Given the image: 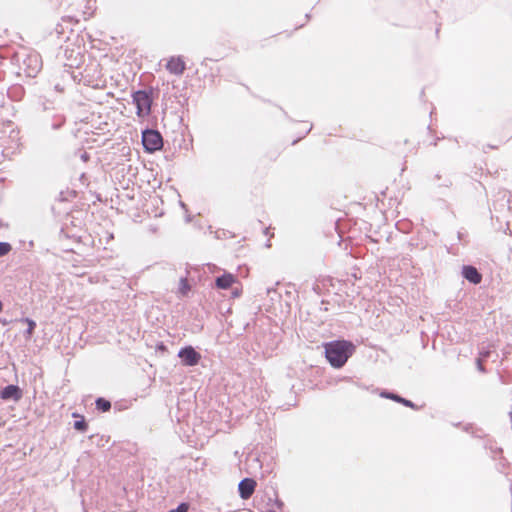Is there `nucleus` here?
Wrapping results in <instances>:
<instances>
[{
    "label": "nucleus",
    "mask_w": 512,
    "mask_h": 512,
    "mask_svg": "<svg viewBox=\"0 0 512 512\" xmlns=\"http://www.w3.org/2000/svg\"><path fill=\"white\" fill-rule=\"evenodd\" d=\"M12 250V246L8 242H0V258L7 255Z\"/></svg>",
    "instance_id": "dca6fc26"
},
{
    "label": "nucleus",
    "mask_w": 512,
    "mask_h": 512,
    "mask_svg": "<svg viewBox=\"0 0 512 512\" xmlns=\"http://www.w3.org/2000/svg\"><path fill=\"white\" fill-rule=\"evenodd\" d=\"M236 282V278L231 273H224L215 279V285L218 289H228L233 283Z\"/></svg>",
    "instance_id": "9b49d317"
},
{
    "label": "nucleus",
    "mask_w": 512,
    "mask_h": 512,
    "mask_svg": "<svg viewBox=\"0 0 512 512\" xmlns=\"http://www.w3.org/2000/svg\"><path fill=\"white\" fill-rule=\"evenodd\" d=\"M325 357L336 369L343 367L355 352V345L348 340H334L324 345Z\"/></svg>",
    "instance_id": "f257e3e1"
},
{
    "label": "nucleus",
    "mask_w": 512,
    "mask_h": 512,
    "mask_svg": "<svg viewBox=\"0 0 512 512\" xmlns=\"http://www.w3.org/2000/svg\"><path fill=\"white\" fill-rule=\"evenodd\" d=\"M178 357L185 366H195L199 363L201 355L192 346H185L178 352Z\"/></svg>",
    "instance_id": "39448f33"
},
{
    "label": "nucleus",
    "mask_w": 512,
    "mask_h": 512,
    "mask_svg": "<svg viewBox=\"0 0 512 512\" xmlns=\"http://www.w3.org/2000/svg\"><path fill=\"white\" fill-rule=\"evenodd\" d=\"M64 73L66 74V76H67V77H69V78H71V79H73V80H75V79H76V76L74 75V73H73V72H70V71H68V70H64Z\"/></svg>",
    "instance_id": "6ab92c4d"
},
{
    "label": "nucleus",
    "mask_w": 512,
    "mask_h": 512,
    "mask_svg": "<svg viewBox=\"0 0 512 512\" xmlns=\"http://www.w3.org/2000/svg\"><path fill=\"white\" fill-rule=\"evenodd\" d=\"M256 487V481L252 478H244L242 479L238 484V492L242 499L247 500L249 499Z\"/></svg>",
    "instance_id": "0eeeda50"
},
{
    "label": "nucleus",
    "mask_w": 512,
    "mask_h": 512,
    "mask_svg": "<svg viewBox=\"0 0 512 512\" xmlns=\"http://www.w3.org/2000/svg\"><path fill=\"white\" fill-rule=\"evenodd\" d=\"M234 297H238L240 295V291L238 289L233 290L232 292Z\"/></svg>",
    "instance_id": "aec40b11"
},
{
    "label": "nucleus",
    "mask_w": 512,
    "mask_h": 512,
    "mask_svg": "<svg viewBox=\"0 0 512 512\" xmlns=\"http://www.w3.org/2000/svg\"><path fill=\"white\" fill-rule=\"evenodd\" d=\"M95 405L96 409L101 412H108L111 409V402L103 397H98Z\"/></svg>",
    "instance_id": "f8f14e48"
},
{
    "label": "nucleus",
    "mask_w": 512,
    "mask_h": 512,
    "mask_svg": "<svg viewBox=\"0 0 512 512\" xmlns=\"http://www.w3.org/2000/svg\"><path fill=\"white\" fill-rule=\"evenodd\" d=\"M380 396L382 398L393 400V401H395L397 403H400V404H402V405H404L406 407H409V408H412V409H417V406L411 400L403 398L402 396H400L397 393L390 392V391H387V390H383L380 393Z\"/></svg>",
    "instance_id": "9d476101"
},
{
    "label": "nucleus",
    "mask_w": 512,
    "mask_h": 512,
    "mask_svg": "<svg viewBox=\"0 0 512 512\" xmlns=\"http://www.w3.org/2000/svg\"><path fill=\"white\" fill-rule=\"evenodd\" d=\"M65 123V117L63 115H56L52 122H51V128L54 130H57L61 128Z\"/></svg>",
    "instance_id": "4468645a"
},
{
    "label": "nucleus",
    "mask_w": 512,
    "mask_h": 512,
    "mask_svg": "<svg viewBox=\"0 0 512 512\" xmlns=\"http://www.w3.org/2000/svg\"><path fill=\"white\" fill-rule=\"evenodd\" d=\"M478 368H479L481 371H483V370H484V369H483V366H482V364H481V362H480V360H478Z\"/></svg>",
    "instance_id": "5701e85b"
},
{
    "label": "nucleus",
    "mask_w": 512,
    "mask_h": 512,
    "mask_svg": "<svg viewBox=\"0 0 512 512\" xmlns=\"http://www.w3.org/2000/svg\"><path fill=\"white\" fill-rule=\"evenodd\" d=\"M3 310V303L2 301L0 300V312Z\"/></svg>",
    "instance_id": "393cba45"
},
{
    "label": "nucleus",
    "mask_w": 512,
    "mask_h": 512,
    "mask_svg": "<svg viewBox=\"0 0 512 512\" xmlns=\"http://www.w3.org/2000/svg\"><path fill=\"white\" fill-rule=\"evenodd\" d=\"M189 504L186 502L180 503L176 508L169 510L168 512H188Z\"/></svg>",
    "instance_id": "a211bd4d"
},
{
    "label": "nucleus",
    "mask_w": 512,
    "mask_h": 512,
    "mask_svg": "<svg viewBox=\"0 0 512 512\" xmlns=\"http://www.w3.org/2000/svg\"><path fill=\"white\" fill-rule=\"evenodd\" d=\"M73 427L77 431L85 432L88 428V424L85 421V419L82 417L80 420L74 421Z\"/></svg>",
    "instance_id": "2eb2a0df"
},
{
    "label": "nucleus",
    "mask_w": 512,
    "mask_h": 512,
    "mask_svg": "<svg viewBox=\"0 0 512 512\" xmlns=\"http://www.w3.org/2000/svg\"><path fill=\"white\" fill-rule=\"evenodd\" d=\"M462 276L470 283L477 285L482 281V274L472 265H463Z\"/></svg>",
    "instance_id": "6e6552de"
},
{
    "label": "nucleus",
    "mask_w": 512,
    "mask_h": 512,
    "mask_svg": "<svg viewBox=\"0 0 512 512\" xmlns=\"http://www.w3.org/2000/svg\"><path fill=\"white\" fill-rule=\"evenodd\" d=\"M166 69L174 75H181L186 69L185 62L181 57H171L166 64Z\"/></svg>",
    "instance_id": "1a4fd4ad"
},
{
    "label": "nucleus",
    "mask_w": 512,
    "mask_h": 512,
    "mask_svg": "<svg viewBox=\"0 0 512 512\" xmlns=\"http://www.w3.org/2000/svg\"><path fill=\"white\" fill-rule=\"evenodd\" d=\"M14 59L20 71L27 77H35L42 68V61L39 53L27 49L16 52Z\"/></svg>",
    "instance_id": "f03ea898"
},
{
    "label": "nucleus",
    "mask_w": 512,
    "mask_h": 512,
    "mask_svg": "<svg viewBox=\"0 0 512 512\" xmlns=\"http://www.w3.org/2000/svg\"><path fill=\"white\" fill-rule=\"evenodd\" d=\"M81 158H82L84 161H86V160L89 158V156H88V154H87V153H84V154L81 156Z\"/></svg>",
    "instance_id": "412c9836"
},
{
    "label": "nucleus",
    "mask_w": 512,
    "mask_h": 512,
    "mask_svg": "<svg viewBox=\"0 0 512 512\" xmlns=\"http://www.w3.org/2000/svg\"><path fill=\"white\" fill-rule=\"evenodd\" d=\"M179 290L180 292L185 295L189 290H190V285L187 281L186 278H181L180 279V287H179Z\"/></svg>",
    "instance_id": "f3484780"
},
{
    "label": "nucleus",
    "mask_w": 512,
    "mask_h": 512,
    "mask_svg": "<svg viewBox=\"0 0 512 512\" xmlns=\"http://www.w3.org/2000/svg\"><path fill=\"white\" fill-rule=\"evenodd\" d=\"M271 292H275L273 288H267V295H270Z\"/></svg>",
    "instance_id": "4be33fe9"
},
{
    "label": "nucleus",
    "mask_w": 512,
    "mask_h": 512,
    "mask_svg": "<svg viewBox=\"0 0 512 512\" xmlns=\"http://www.w3.org/2000/svg\"><path fill=\"white\" fill-rule=\"evenodd\" d=\"M55 89L58 90V91H62L63 90L62 88H60L59 84L55 85Z\"/></svg>",
    "instance_id": "b1692460"
},
{
    "label": "nucleus",
    "mask_w": 512,
    "mask_h": 512,
    "mask_svg": "<svg viewBox=\"0 0 512 512\" xmlns=\"http://www.w3.org/2000/svg\"><path fill=\"white\" fill-rule=\"evenodd\" d=\"M22 396V390L18 385L9 384L0 390V398L4 401L18 402Z\"/></svg>",
    "instance_id": "423d86ee"
},
{
    "label": "nucleus",
    "mask_w": 512,
    "mask_h": 512,
    "mask_svg": "<svg viewBox=\"0 0 512 512\" xmlns=\"http://www.w3.org/2000/svg\"><path fill=\"white\" fill-rule=\"evenodd\" d=\"M21 321L28 325V327H27V329H26V331L24 333V336H25V338L30 339L32 334H33V332H34V330H35V328H36V322L34 320L30 319V318H27V317L21 319Z\"/></svg>",
    "instance_id": "ddd939ff"
},
{
    "label": "nucleus",
    "mask_w": 512,
    "mask_h": 512,
    "mask_svg": "<svg viewBox=\"0 0 512 512\" xmlns=\"http://www.w3.org/2000/svg\"><path fill=\"white\" fill-rule=\"evenodd\" d=\"M0 323H2L3 325H6V324H7V321H6V320H1V319H0Z\"/></svg>",
    "instance_id": "a878e982"
},
{
    "label": "nucleus",
    "mask_w": 512,
    "mask_h": 512,
    "mask_svg": "<svg viewBox=\"0 0 512 512\" xmlns=\"http://www.w3.org/2000/svg\"><path fill=\"white\" fill-rule=\"evenodd\" d=\"M132 98L137 109L136 114L139 117H145L151 113L153 103L151 90H137L132 94Z\"/></svg>",
    "instance_id": "7ed1b4c3"
},
{
    "label": "nucleus",
    "mask_w": 512,
    "mask_h": 512,
    "mask_svg": "<svg viewBox=\"0 0 512 512\" xmlns=\"http://www.w3.org/2000/svg\"><path fill=\"white\" fill-rule=\"evenodd\" d=\"M142 145L146 152H156L163 147V137L157 130L145 129L142 132Z\"/></svg>",
    "instance_id": "20e7f679"
}]
</instances>
